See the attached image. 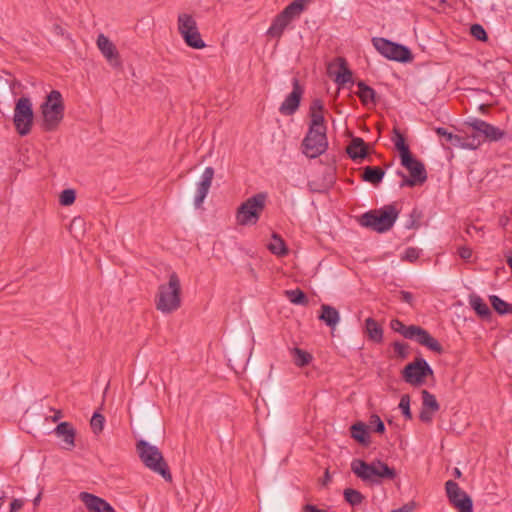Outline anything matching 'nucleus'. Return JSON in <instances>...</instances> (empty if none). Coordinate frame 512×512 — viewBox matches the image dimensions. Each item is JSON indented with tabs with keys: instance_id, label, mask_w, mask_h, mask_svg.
<instances>
[{
	"instance_id": "1",
	"label": "nucleus",
	"mask_w": 512,
	"mask_h": 512,
	"mask_svg": "<svg viewBox=\"0 0 512 512\" xmlns=\"http://www.w3.org/2000/svg\"><path fill=\"white\" fill-rule=\"evenodd\" d=\"M42 115L41 128L45 132H54L58 129L64 118L65 105L62 94L58 90H52L40 105Z\"/></svg>"
},
{
	"instance_id": "2",
	"label": "nucleus",
	"mask_w": 512,
	"mask_h": 512,
	"mask_svg": "<svg viewBox=\"0 0 512 512\" xmlns=\"http://www.w3.org/2000/svg\"><path fill=\"white\" fill-rule=\"evenodd\" d=\"M181 306V283L175 272L169 274L168 283L161 284L155 297V307L163 314H171Z\"/></svg>"
},
{
	"instance_id": "3",
	"label": "nucleus",
	"mask_w": 512,
	"mask_h": 512,
	"mask_svg": "<svg viewBox=\"0 0 512 512\" xmlns=\"http://www.w3.org/2000/svg\"><path fill=\"white\" fill-rule=\"evenodd\" d=\"M399 211L394 204L385 205L379 209L370 210L359 218L361 226L378 233L389 231L395 224Z\"/></svg>"
},
{
	"instance_id": "4",
	"label": "nucleus",
	"mask_w": 512,
	"mask_h": 512,
	"mask_svg": "<svg viewBox=\"0 0 512 512\" xmlns=\"http://www.w3.org/2000/svg\"><path fill=\"white\" fill-rule=\"evenodd\" d=\"M137 452L144 465L155 473L160 474L165 480L171 481L172 475L165 462L161 451L145 440L137 442Z\"/></svg>"
},
{
	"instance_id": "5",
	"label": "nucleus",
	"mask_w": 512,
	"mask_h": 512,
	"mask_svg": "<svg viewBox=\"0 0 512 512\" xmlns=\"http://www.w3.org/2000/svg\"><path fill=\"white\" fill-rule=\"evenodd\" d=\"M306 0H294L273 19L267 36L279 40L288 25L298 18L305 9Z\"/></svg>"
},
{
	"instance_id": "6",
	"label": "nucleus",
	"mask_w": 512,
	"mask_h": 512,
	"mask_svg": "<svg viewBox=\"0 0 512 512\" xmlns=\"http://www.w3.org/2000/svg\"><path fill=\"white\" fill-rule=\"evenodd\" d=\"M267 193L260 192L244 201L237 210L240 225L256 224L265 208Z\"/></svg>"
},
{
	"instance_id": "7",
	"label": "nucleus",
	"mask_w": 512,
	"mask_h": 512,
	"mask_svg": "<svg viewBox=\"0 0 512 512\" xmlns=\"http://www.w3.org/2000/svg\"><path fill=\"white\" fill-rule=\"evenodd\" d=\"M372 43L375 49L389 60L401 63H408L413 60L412 52L407 46L382 37H374Z\"/></svg>"
},
{
	"instance_id": "8",
	"label": "nucleus",
	"mask_w": 512,
	"mask_h": 512,
	"mask_svg": "<svg viewBox=\"0 0 512 512\" xmlns=\"http://www.w3.org/2000/svg\"><path fill=\"white\" fill-rule=\"evenodd\" d=\"M34 122L32 102L27 97H21L16 101L13 123L20 136H26L31 132Z\"/></svg>"
},
{
	"instance_id": "9",
	"label": "nucleus",
	"mask_w": 512,
	"mask_h": 512,
	"mask_svg": "<svg viewBox=\"0 0 512 512\" xmlns=\"http://www.w3.org/2000/svg\"><path fill=\"white\" fill-rule=\"evenodd\" d=\"M327 131L313 130L308 128V131L302 140V152L308 158L314 159L324 154L328 149Z\"/></svg>"
},
{
	"instance_id": "10",
	"label": "nucleus",
	"mask_w": 512,
	"mask_h": 512,
	"mask_svg": "<svg viewBox=\"0 0 512 512\" xmlns=\"http://www.w3.org/2000/svg\"><path fill=\"white\" fill-rule=\"evenodd\" d=\"M433 373V369L428 362L422 357H417L404 367L402 377L406 383L417 387L423 385L425 379L432 376Z\"/></svg>"
},
{
	"instance_id": "11",
	"label": "nucleus",
	"mask_w": 512,
	"mask_h": 512,
	"mask_svg": "<svg viewBox=\"0 0 512 512\" xmlns=\"http://www.w3.org/2000/svg\"><path fill=\"white\" fill-rule=\"evenodd\" d=\"M445 489L450 503L459 512H473L472 498L465 491L461 490L455 481L448 480L445 483Z\"/></svg>"
},
{
	"instance_id": "12",
	"label": "nucleus",
	"mask_w": 512,
	"mask_h": 512,
	"mask_svg": "<svg viewBox=\"0 0 512 512\" xmlns=\"http://www.w3.org/2000/svg\"><path fill=\"white\" fill-rule=\"evenodd\" d=\"M304 88L297 78L292 79V91L286 96L279 107V112L285 116H291L299 109Z\"/></svg>"
},
{
	"instance_id": "13",
	"label": "nucleus",
	"mask_w": 512,
	"mask_h": 512,
	"mask_svg": "<svg viewBox=\"0 0 512 512\" xmlns=\"http://www.w3.org/2000/svg\"><path fill=\"white\" fill-rule=\"evenodd\" d=\"M351 471L363 482L380 484V480L376 479L375 461L367 463L362 459H354L351 462Z\"/></svg>"
},
{
	"instance_id": "14",
	"label": "nucleus",
	"mask_w": 512,
	"mask_h": 512,
	"mask_svg": "<svg viewBox=\"0 0 512 512\" xmlns=\"http://www.w3.org/2000/svg\"><path fill=\"white\" fill-rule=\"evenodd\" d=\"M401 165L409 172V177L413 178L419 184H424L427 181L428 175L425 165L422 161L415 158L412 154L402 159Z\"/></svg>"
},
{
	"instance_id": "15",
	"label": "nucleus",
	"mask_w": 512,
	"mask_h": 512,
	"mask_svg": "<svg viewBox=\"0 0 512 512\" xmlns=\"http://www.w3.org/2000/svg\"><path fill=\"white\" fill-rule=\"evenodd\" d=\"M475 132L480 133L484 139L489 141H498L503 138L505 132L484 120L475 118L468 123Z\"/></svg>"
},
{
	"instance_id": "16",
	"label": "nucleus",
	"mask_w": 512,
	"mask_h": 512,
	"mask_svg": "<svg viewBox=\"0 0 512 512\" xmlns=\"http://www.w3.org/2000/svg\"><path fill=\"white\" fill-rule=\"evenodd\" d=\"M79 499L84 503L89 512H116L105 499L89 492H81Z\"/></svg>"
},
{
	"instance_id": "17",
	"label": "nucleus",
	"mask_w": 512,
	"mask_h": 512,
	"mask_svg": "<svg viewBox=\"0 0 512 512\" xmlns=\"http://www.w3.org/2000/svg\"><path fill=\"white\" fill-rule=\"evenodd\" d=\"M53 433L62 439L63 449L71 451L75 447L76 430L70 422H60Z\"/></svg>"
},
{
	"instance_id": "18",
	"label": "nucleus",
	"mask_w": 512,
	"mask_h": 512,
	"mask_svg": "<svg viewBox=\"0 0 512 512\" xmlns=\"http://www.w3.org/2000/svg\"><path fill=\"white\" fill-rule=\"evenodd\" d=\"M213 177L214 169L212 167H207L201 176L200 182L197 184L194 198V205L196 208H200L204 199L206 198L211 187Z\"/></svg>"
},
{
	"instance_id": "19",
	"label": "nucleus",
	"mask_w": 512,
	"mask_h": 512,
	"mask_svg": "<svg viewBox=\"0 0 512 512\" xmlns=\"http://www.w3.org/2000/svg\"><path fill=\"white\" fill-rule=\"evenodd\" d=\"M324 104L322 100L316 98L311 102L309 108V116H310V124L309 128L313 130H322L327 131V127L325 125V119L323 115Z\"/></svg>"
},
{
	"instance_id": "20",
	"label": "nucleus",
	"mask_w": 512,
	"mask_h": 512,
	"mask_svg": "<svg viewBox=\"0 0 512 512\" xmlns=\"http://www.w3.org/2000/svg\"><path fill=\"white\" fill-rule=\"evenodd\" d=\"M97 46L112 66L118 67L120 65L119 53L115 45L107 36L100 34L97 38Z\"/></svg>"
},
{
	"instance_id": "21",
	"label": "nucleus",
	"mask_w": 512,
	"mask_h": 512,
	"mask_svg": "<svg viewBox=\"0 0 512 512\" xmlns=\"http://www.w3.org/2000/svg\"><path fill=\"white\" fill-rule=\"evenodd\" d=\"M346 153L353 160L364 159L369 151L365 141L360 137H353L350 144L346 148Z\"/></svg>"
},
{
	"instance_id": "22",
	"label": "nucleus",
	"mask_w": 512,
	"mask_h": 512,
	"mask_svg": "<svg viewBox=\"0 0 512 512\" xmlns=\"http://www.w3.org/2000/svg\"><path fill=\"white\" fill-rule=\"evenodd\" d=\"M415 341L437 354H442L444 352L442 345L422 327L420 328Z\"/></svg>"
},
{
	"instance_id": "23",
	"label": "nucleus",
	"mask_w": 512,
	"mask_h": 512,
	"mask_svg": "<svg viewBox=\"0 0 512 512\" xmlns=\"http://www.w3.org/2000/svg\"><path fill=\"white\" fill-rule=\"evenodd\" d=\"M319 320L323 321L328 327L334 328L340 321L338 310L328 304L321 305V314Z\"/></svg>"
},
{
	"instance_id": "24",
	"label": "nucleus",
	"mask_w": 512,
	"mask_h": 512,
	"mask_svg": "<svg viewBox=\"0 0 512 512\" xmlns=\"http://www.w3.org/2000/svg\"><path fill=\"white\" fill-rule=\"evenodd\" d=\"M337 62L339 64V71L336 74L335 82L340 86H344L347 83L353 84V74L352 71L348 68L346 59L343 57H338Z\"/></svg>"
},
{
	"instance_id": "25",
	"label": "nucleus",
	"mask_w": 512,
	"mask_h": 512,
	"mask_svg": "<svg viewBox=\"0 0 512 512\" xmlns=\"http://www.w3.org/2000/svg\"><path fill=\"white\" fill-rule=\"evenodd\" d=\"M385 171L378 166H366L363 169L362 180L374 186L380 184L384 178Z\"/></svg>"
},
{
	"instance_id": "26",
	"label": "nucleus",
	"mask_w": 512,
	"mask_h": 512,
	"mask_svg": "<svg viewBox=\"0 0 512 512\" xmlns=\"http://www.w3.org/2000/svg\"><path fill=\"white\" fill-rule=\"evenodd\" d=\"M357 86L359 90L356 94L363 105L376 104L377 94L372 87L368 86L364 81H358Z\"/></svg>"
},
{
	"instance_id": "27",
	"label": "nucleus",
	"mask_w": 512,
	"mask_h": 512,
	"mask_svg": "<svg viewBox=\"0 0 512 512\" xmlns=\"http://www.w3.org/2000/svg\"><path fill=\"white\" fill-rule=\"evenodd\" d=\"M351 437L363 446L370 444V438L366 424L356 422L350 427Z\"/></svg>"
},
{
	"instance_id": "28",
	"label": "nucleus",
	"mask_w": 512,
	"mask_h": 512,
	"mask_svg": "<svg viewBox=\"0 0 512 512\" xmlns=\"http://www.w3.org/2000/svg\"><path fill=\"white\" fill-rule=\"evenodd\" d=\"M365 329L369 340L375 343H381L383 341V328L376 320L371 317L367 318L365 321Z\"/></svg>"
},
{
	"instance_id": "29",
	"label": "nucleus",
	"mask_w": 512,
	"mask_h": 512,
	"mask_svg": "<svg viewBox=\"0 0 512 512\" xmlns=\"http://www.w3.org/2000/svg\"><path fill=\"white\" fill-rule=\"evenodd\" d=\"M471 307L483 319H489L492 312L486 302L478 295H471L469 299Z\"/></svg>"
},
{
	"instance_id": "30",
	"label": "nucleus",
	"mask_w": 512,
	"mask_h": 512,
	"mask_svg": "<svg viewBox=\"0 0 512 512\" xmlns=\"http://www.w3.org/2000/svg\"><path fill=\"white\" fill-rule=\"evenodd\" d=\"M393 134H394V136L392 138V141L394 142L395 148L399 152L400 161H401L402 159L406 158L407 156L411 155L412 153L410 151L408 144L406 143L404 135L397 128H394Z\"/></svg>"
},
{
	"instance_id": "31",
	"label": "nucleus",
	"mask_w": 512,
	"mask_h": 512,
	"mask_svg": "<svg viewBox=\"0 0 512 512\" xmlns=\"http://www.w3.org/2000/svg\"><path fill=\"white\" fill-rule=\"evenodd\" d=\"M181 36L186 45L193 49H203L204 47H206V44L201 37L198 27L195 28V30H191V32L185 33Z\"/></svg>"
},
{
	"instance_id": "32",
	"label": "nucleus",
	"mask_w": 512,
	"mask_h": 512,
	"mask_svg": "<svg viewBox=\"0 0 512 512\" xmlns=\"http://www.w3.org/2000/svg\"><path fill=\"white\" fill-rule=\"evenodd\" d=\"M178 31L181 35L191 32V30H195L197 28V23L192 15L187 13H181L178 15L177 19Z\"/></svg>"
},
{
	"instance_id": "33",
	"label": "nucleus",
	"mask_w": 512,
	"mask_h": 512,
	"mask_svg": "<svg viewBox=\"0 0 512 512\" xmlns=\"http://www.w3.org/2000/svg\"><path fill=\"white\" fill-rule=\"evenodd\" d=\"M375 467H376V479H379L380 481L382 479H388L393 480L396 476V470L390 466H388L386 463L382 462L381 460H375Z\"/></svg>"
},
{
	"instance_id": "34",
	"label": "nucleus",
	"mask_w": 512,
	"mask_h": 512,
	"mask_svg": "<svg viewBox=\"0 0 512 512\" xmlns=\"http://www.w3.org/2000/svg\"><path fill=\"white\" fill-rule=\"evenodd\" d=\"M285 296L291 303L295 305L307 306L309 303L307 295L299 288L286 290Z\"/></svg>"
},
{
	"instance_id": "35",
	"label": "nucleus",
	"mask_w": 512,
	"mask_h": 512,
	"mask_svg": "<svg viewBox=\"0 0 512 512\" xmlns=\"http://www.w3.org/2000/svg\"><path fill=\"white\" fill-rule=\"evenodd\" d=\"M493 309L500 315L512 314V304L502 300L497 295L489 297Z\"/></svg>"
},
{
	"instance_id": "36",
	"label": "nucleus",
	"mask_w": 512,
	"mask_h": 512,
	"mask_svg": "<svg viewBox=\"0 0 512 512\" xmlns=\"http://www.w3.org/2000/svg\"><path fill=\"white\" fill-rule=\"evenodd\" d=\"M291 353L293 355V362L298 367L307 366L313 359L309 352L297 347L293 348Z\"/></svg>"
},
{
	"instance_id": "37",
	"label": "nucleus",
	"mask_w": 512,
	"mask_h": 512,
	"mask_svg": "<svg viewBox=\"0 0 512 512\" xmlns=\"http://www.w3.org/2000/svg\"><path fill=\"white\" fill-rule=\"evenodd\" d=\"M273 241L268 245V249L271 253L277 256H284L288 253V249L284 240L277 234H273Z\"/></svg>"
},
{
	"instance_id": "38",
	"label": "nucleus",
	"mask_w": 512,
	"mask_h": 512,
	"mask_svg": "<svg viewBox=\"0 0 512 512\" xmlns=\"http://www.w3.org/2000/svg\"><path fill=\"white\" fill-rule=\"evenodd\" d=\"M422 395V407L431 410L433 412H437L440 409V405L436 399V397L427 390L421 391Z\"/></svg>"
},
{
	"instance_id": "39",
	"label": "nucleus",
	"mask_w": 512,
	"mask_h": 512,
	"mask_svg": "<svg viewBox=\"0 0 512 512\" xmlns=\"http://www.w3.org/2000/svg\"><path fill=\"white\" fill-rule=\"evenodd\" d=\"M482 143L480 133L476 132L465 137L462 136L461 147L462 149L475 150Z\"/></svg>"
},
{
	"instance_id": "40",
	"label": "nucleus",
	"mask_w": 512,
	"mask_h": 512,
	"mask_svg": "<svg viewBox=\"0 0 512 512\" xmlns=\"http://www.w3.org/2000/svg\"><path fill=\"white\" fill-rule=\"evenodd\" d=\"M435 132L437 133V135L445 137L446 141L449 142L451 145L459 148L461 147L462 136L453 134L444 127H437L435 129Z\"/></svg>"
},
{
	"instance_id": "41",
	"label": "nucleus",
	"mask_w": 512,
	"mask_h": 512,
	"mask_svg": "<svg viewBox=\"0 0 512 512\" xmlns=\"http://www.w3.org/2000/svg\"><path fill=\"white\" fill-rule=\"evenodd\" d=\"M344 499L351 506H357L361 504L364 500V496L358 490L352 488H346L343 492Z\"/></svg>"
},
{
	"instance_id": "42",
	"label": "nucleus",
	"mask_w": 512,
	"mask_h": 512,
	"mask_svg": "<svg viewBox=\"0 0 512 512\" xmlns=\"http://www.w3.org/2000/svg\"><path fill=\"white\" fill-rule=\"evenodd\" d=\"M104 423L105 417L101 413L95 412L90 420V426L93 433L96 435L100 434L103 431Z\"/></svg>"
},
{
	"instance_id": "43",
	"label": "nucleus",
	"mask_w": 512,
	"mask_h": 512,
	"mask_svg": "<svg viewBox=\"0 0 512 512\" xmlns=\"http://www.w3.org/2000/svg\"><path fill=\"white\" fill-rule=\"evenodd\" d=\"M422 217V212L417 208H413L409 215V220L407 221L405 227L407 229H417L420 226V219Z\"/></svg>"
},
{
	"instance_id": "44",
	"label": "nucleus",
	"mask_w": 512,
	"mask_h": 512,
	"mask_svg": "<svg viewBox=\"0 0 512 512\" xmlns=\"http://www.w3.org/2000/svg\"><path fill=\"white\" fill-rule=\"evenodd\" d=\"M76 193L73 189H65L61 192L59 202L63 206L72 205L75 202Z\"/></svg>"
},
{
	"instance_id": "45",
	"label": "nucleus",
	"mask_w": 512,
	"mask_h": 512,
	"mask_svg": "<svg viewBox=\"0 0 512 512\" xmlns=\"http://www.w3.org/2000/svg\"><path fill=\"white\" fill-rule=\"evenodd\" d=\"M369 427L376 433L382 434L385 432V425L377 414H372L369 419Z\"/></svg>"
},
{
	"instance_id": "46",
	"label": "nucleus",
	"mask_w": 512,
	"mask_h": 512,
	"mask_svg": "<svg viewBox=\"0 0 512 512\" xmlns=\"http://www.w3.org/2000/svg\"><path fill=\"white\" fill-rule=\"evenodd\" d=\"M399 408L402 411L403 416L407 420L412 419V413L410 410V396L408 394L402 395L399 403Z\"/></svg>"
},
{
	"instance_id": "47",
	"label": "nucleus",
	"mask_w": 512,
	"mask_h": 512,
	"mask_svg": "<svg viewBox=\"0 0 512 512\" xmlns=\"http://www.w3.org/2000/svg\"><path fill=\"white\" fill-rule=\"evenodd\" d=\"M470 33L475 39L479 41L485 42L488 40L487 32L480 24H473L470 27Z\"/></svg>"
},
{
	"instance_id": "48",
	"label": "nucleus",
	"mask_w": 512,
	"mask_h": 512,
	"mask_svg": "<svg viewBox=\"0 0 512 512\" xmlns=\"http://www.w3.org/2000/svg\"><path fill=\"white\" fill-rule=\"evenodd\" d=\"M420 256V249L415 247H408L404 255L402 256V260L408 261V262H415Z\"/></svg>"
},
{
	"instance_id": "49",
	"label": "nucleus",
	"mask_w": 512,
	"mask_h": 512,
	"mask_svg": "<svg viewBox=\"0 0 512 512\" xmlns=\"http://www.w3.org/2000/svg\"><path fill=\"white\" fill-rule=\"evenodd\" d=\"M394 351L401 359H405L408 356V345L399 341H395L392 344Z\"/></svg>"
},
{
	"instance_id": "50",
	"label": "nucleus",
	"mask_w": 512,
	"mask_h": 512,
	"mask_svg": "<svg viewBox=\"0 0 512 512\" xmlns=\"http://www.w3.org/2000/svg\"><path fill=\"white\" fill-rule=\"evenodd\" d=\"M420 326L417 325H409L406 327L405 332L403 334V337L410 340H415L417 337V334L420 330Z\"/></svg>"
},
{
	"instance_id": "51",
	"label": "nucleus",
	"mask_w": 512,
	"mask_h": 512,
	"mask_svg": "<svg viewBox=\"0 0 512 512\" xmlns=\"http://www.w3.org/2000/svg\"><path fill=\"white\" fill-rule=\"evenodd\" d=\"M390 327L393 331H395L403 336L407 326L399 319H392L390 322Z\"/></svg>"
},
{
	"instance_id": "52",
	"label": "nucleus",
	"mask_w": 512,
	"mask_h": 512,
	"mask_svg": "<svg viewBox=\"0 0 512 512\" xmlns=\"http://www.w3.org/2000/svg\"><path fill=\"white\" fill-rule=\"evenodd\" d=\"M434 413L435 412L422 407L421 411H420V414H419V418L424 423H430V422H432L433 414Z\"/></svg>"
},
{
	"instance_id": "53",
	"label": "nucleus",
	"mask_w": 512,
	"mask_h": 512,
	"mask_svg": "<svg viewBox=\"0 0 512 512\" xmlns=\"http://www.w3.org/2000/svg\"><path fill=\"white\" fill-rule=\"evenodd\" d=\"M420 184L415 181L413 178L407 176V175H403V178L399 184V187L400 188H404V187H415V186H419Z\"/></svg>"
},
{
	"instance_id": "54",
	"label": "nucleus",
	"mask_w": 512,
	"mask_h": 512,
	"mask_svg": "<svg viewBox=\"0 0 512 512\" xmlns=\"http://www.w3.org/2000/svg\"><path fill=\"white\" fill-rule=\"evenodd\" d=\"M458 255L463 260H469L472 256V249L467 246H461L458 248Z\"/></svg>"
},
{
	"instance_id": "55",
	"label": "nucleus",
	"mask_w": 512,
	"mask_h": 512,
	"mask_svg": "<svg viewBox=\"0 0 512 512\" xmlns=\"http://www.w3.org/2000/svg\"><path fill=\"white\" fill-rule=\"evenodd\" d=\"M399 294L401 301L409 304L410 306H413V294L411 292L402 290L399 292Z\"/></svg>"
},
{
	"instance_id": "56",
	"label": "nucleus",
	"mask_w": 512,
	"mask_h": 512,
	"mask_svg": "<svg viewBox=\"0 0 512 512\" xmlns=\"http://www.w3.org/2000/svg\"><path fill=\"white\" fill-rule=\"evenodd\" d=\"M24 505L21 499H14L10 504V512H18Z\"/></svg>"
},
{
	"instance_id": "57",
	"label": "nucleus",
	"mask_w": 512,
	"mask_h": 512,
	"mask_svg": "<svg viewBox=\"0 0 512 512\" xmlns=\"http://www.w3.org/2000/svg\"><path fill=\"white\" fill-rule=\"evenodd\" d=\"M51 411L54 412V415L50 417L51 421L57 422L58 420H60L63 417L61 410H56V409L51 408Z\"/></svg>"
},
{
	"instance_id": "58",
	"label": "nucleus",
	"mask_w": 512,
	"mask_h": 512,
	"mask_svg": "<svg viewBox=\"0 0 512 512\" xmlns=\"http://www.w3.org/2000/svg\"><path fill=\"white\" fill-rule=\"evenodd\" d=\"M304 511L305 512H327L325 510L318 509L316 506L311 505V504L305 505L304 506Z\"/></svg>"
},
{
	"instance_id": "59",
	"label": "nucleus",
	"mask_w": 512,
	"mask_h": 512,
	"mask_svg": "<svg viewBox=\"0 0 512 512\" xmlns=\"http://www.w3.org/2000/svg\"><path fill=\"white\" fill-rule=\"evenodd\" d=\"M480 231H481V229H480V228H478V227H476V226H474V225H469V226L467 227V229H466V233H467L468 235H470V236H473V234H474V233H478V232H480Z\"/></svg>"
},
{
	"instance_id": "60",
	"label": "nucleus",
	"mask_w": 512,
	"mask_h": 512,
	"mask_svg": "<svg viewBox=\"0 0 512 512\" xmlns=\"http://www.w3.org/2000/svg\"><path fill=\"white\" fill-rule=\"evenodd\" d=\"M53 30L54 32L57 34V35H60V36H63L64 33H65V30L62 26H60L59 24H54L53 25Z\"/></svg>"
},
{
	"instance_id": "61",
	"label": "nucleus",
	"mask_w": 512,
	"mask_h": 512,
	"mask_svg": "<svg viewBox=\"0 0 512 512\" xmlns=\"http://www.w3.org/2000/svg\"><path fill=\"white\" fill-rule=\"evenodd\" d=\"M331 481V476L329 474V471L326 470L325 473H324V477H323V481H322V485H327L329 482Z\"/></svg>"
},
{
	"instance_id": "62",
	"label": "nucleus",
	"mask_w": 512,
	"mask_h": 512,
	"mask_svg": "<svg viewBox=\"0 0 512 512\" xmlns=\"http://www.w3.org/2000/svg\"><path fill=\"white\" fill-rule=\"evenodd\" d=\"M399 509H402L405 512H411L413 507L411 505H409V504H405L402 507H400Z\"/></svg>"
},
{
	"instance_id": "63",
	"label": "nucleus",
	"mask_w": 512,
	"mask_h": 512,
	"mask_svg": "<svg viewBox=\"0 0 512 512\" xmlns=\"http://www.w3.org/2000/svg\"><path fill=\"white\" fill-rule=\"evenodd\" d=\"M453 474L456 478H460L462 473L459 468H454Z\"/></svg>"
},
{
	"instance_id": "64",
	"label": "nucleus",
	"mask_w": 512,
	"mask_h": 512,
	"mask_svg": "<svg viewBox=\"0 0 512 512\" xmlns=\"http://www.w3.org/2000/svg\"><path fill=\"white\" fill-rule=\"evenodd\" d=\"M507 264L510 267V269L512 270V254L507 258Z\"/></svg>"
}]
</instances>
